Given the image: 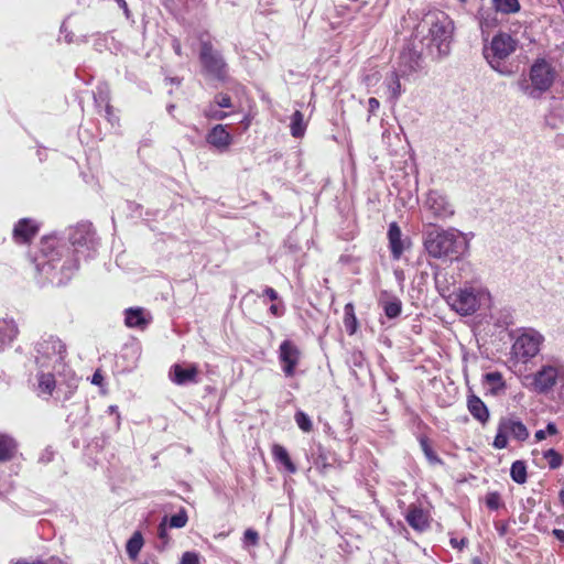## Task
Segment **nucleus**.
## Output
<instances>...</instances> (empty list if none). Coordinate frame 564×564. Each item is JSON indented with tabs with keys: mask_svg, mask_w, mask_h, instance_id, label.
I'll list each match as a JSON object with an SVG mask.
<instances>
[{
	"mask_svg": "<svg viewBox=\"0 0 564 564\" xmlns=\"http://www.w3.org/2000/svg\"><path fill=\"white\" fill-rule=\"evenodd\" d=\"M68 239L72 252L55 238H45L41 243V256L35 260V268L50 283H65L78 269L79 261L91 258L96 252L98 240L88 223L72 228Z\"/></svg>",
	"mask_w": 564,
	"mask_h": 564,
	"instance_id": "nucleus-1",
	"label": "nucleus"
},
{
	"mask_svg": "<svg viewBox=\"0 0 564 564\" xmlns=\"http://www.w3.org/2000/svg\"><path fill=\"white\" fill-rule=\"evenodd\" d=\"M424 248L434 259L456 260L468 249L466 236L456 228H435L425 234Z\"/></svg>",
	"mask_w": 564,
	"mask_h": 564,
	"instance_id": "nucleus-2",
	"label": "nucleus"
},
{
	"mask_svg": "<svg viewBox=\"0 0 564 564\" xmlns=\"http://www.w3.org/2000/svg\"><path fill=\"white\" fill-rule=\"evenodd\" d=\"M417 30L427 34V47L436 50V55L443 57L449 54L454 32V22L443 11L429 12L419 24Z\"/></svg>",
	"mask_w": 564,
	"mask_h": 564,
	"instance_id": "nucleus-3",
	"label": "nucleus"
},
{
	"mask_svg": "<svg viewBox=\"0 0 564 564\" xmlns=\"http://www.w3.org/2000/svg\"><path fill=\"white\" fill-rule=\"evenodd\" d=\"M490 303V292L479 283H465L448 296V304L462 316L473 315Z\"/></svg>",
	"mask_w": 564,
	"mask_h": 564,
	"instance_id": "nucleus-4",
	"label": "nucleus"
},
{
	"mask_svg": "<svg viewBox=\"0 0 564 564\" xmlns=\"http://www.w3.org/2000/svg\"><path fill=\"white\" fill-rule=\"evenodd\" d=\"M517 40L509 33L499 32L484 45L482 54L492 69L500 75L510 76L512 72L505 66L503 62L517 50Z\"/></svg>",
	"mask_w": 564,
	"mask_h": 564,
	"instance_id": "nucleus-5",
	"label": "nucleus"
},
{
	"mask_svg": "<svg viewBox=\"0 0 564 564\" xmlns=\"http://www.w3.org/2000/svg\"><path fill=\"white\" fill-rule=\"evenodd\" d=\"M555 69L545 59H538L530 68L529 79L519 80L520 90L531 98H540L553 85Z\"/></svg>",
	"mask_w": 564,
	"mask_h": 564,
	"instance_id": "nucleus-6",
	"label": "nucleus"
},
{
	"mask_svg": "<svg viewBox=\"0 0 564 564\" xmlns=\"http://www.w3.org/2000/svg\"><path fill=\"white\" fill-rule=\"evenodd\" d=\"M422 219L429 225L444 221L455 214V206L448 196L438 191L430 189L421 200Z\"/></svg>",
	"mask_w": 564,
	"mask_h": 564,
	"instance_id": "nucleus-7",
	"label": "nucleus"
},
{
	"mask_svg": "<svg viewBox=\"0 0 564 564\" xmlns=\"http://www.w3.org/2000/svg\"><path fill=\"white\" fill-rule=\"evenodd\" d=\"M511 347V354L522 362L535 357L544 343V336L534 328H521Z\"/></svg>",
	"mask_w": 564,
	"mask_h": 564,
	"instance_id": "nucleus-8",
	"label": "nucleus"
},
{
	"mask_svg": "<svg viewBox=\"0 0 564 564\" xmlns=\"http://www.w3.org/2000/svg\"><path fill=\"white\" fill-rule=\"evenodd\" d=\"M35 350V360L41 368H55L56 365L62 364L66 354L65 345L54 336L42 338L36 344Z\"/></svg>",
	"mask_w": 564,
	"mask_h": 564,
	"instance_id": "nucleus-9",
	"label": "nucleus"
},
{
	"mask_svg": "<svg viewBox=\"0 0 564 564\" xmlns=\"http://www.w3.org/2000/svg\"><path fill=\"white\" fill-rule=\"evenodd\" d=\"M509 436L519 442H524L529 437L527 426L513 415L503 416L499 420L492 446L497 449L506 448Z\"/></svg>",
	"mask_w": 564,
	"mask_h": 564,
	"instance_id": "nucleus-10",
	"label": "nucleus"
},
{
	"mask_svg": "<svg viewBox=\"0 0 564 564\" xmlns=\"http://www.w3.org/2000/svg\"><path fill=\"white\" fill-rule=\"evenodd\" d=\"M530 380V388L536 393H547L556 382L562 384V366L543 365L535 373L525 378Z\"/></svg>",
	"mask_w": 564,
	"mask_h": 564,
	"instance_id": "nucleus-11",
	"label": "nucleus"
},
{
	"mask_svg": "<svg viewBox=\"0 0 564 564\" xmlns=\"http://www.w3.org/2000/svg\"><path fill=\"white\" fill-rule=\"evenodd\" d=\"M199 59L204 72L218 80H224L227 75V65L219 52L215 51L210 43L203 42L200 45Z\"/></svg>",
	"mask_w": 564,
	"mask_h": 564,
	"instance_id": "nucleus-12",
	"label": "nucleus"
},
{
	"mask_svg": "<svg viewBox=\"0 0 564 564\" xmlns=\"http://www.w3.org/2000/svg\"><path fill=\"white\" fill-rule=\"evenodd\" d=\"M278 357L284 376L286 378L294 377L302 359V351L299 346L290 339L283 340L279 347Z\"/></svg>",
	"mask_w": 564,
	"mask_h": 564,
	"instance_id": "nucleus-13",
	"label": "nucleus"
},
{
	"mask_svg": "<svg viewBox=\"0 0 564 564\" xmlns=\"http://www.w3.org/2000/svg\"><path fill=\"white\" fill-rule=\"evenodd\" d=\"M389 248L394 260H399L405 249L410 247V240L403 237L397 223H391L388 230Z\"/></svg>",
	"mask_w": 564,
	"mask_h": 564,
	"instance_id": "nucleus-14",
	"label": "nucleus"
},
{
	"mask_svg": "<svg viewBox=\"0 0 564 564\" xmlns=\"http://www.w3.org/2000/svg\"><path fill=\"white\" fill-rule=\"evenodd\" d=\"M152 319V314L143 307H129L124 311V324L129 328L143 330Z\"/></svg>",
	"mask_w": 564,
	"mask_h": 564,
	"instance_id": "nucleus-15",
	"label": "nucleus"
},
{
	"mask_svg": "<svg viewBox=\"0 0 564 564\" xmlns=\"http://www.w3.org/2000/svg\"><path fill=\"white\" fill-rule=\"evenodd\" d=\"M197 377L198 367L196 365H189L187 367L174 365L170 370V378L177 386L197 383Z\"/></svg>",
	"mask_w": 564,
	"mask_h": 564,
	"instance_id": "nucleus-16",
	"label": "nucleus"
},
{
	"mask_svg": "<svg viewBox=\"0 0 564 564\" xmlns=\"http://www.w3.org/2000/svg\"><path fill=\"white\" fill-rule=\"evenodd\" d=\"M206 141L212 147L220 152L228 150L232 142L231 134L226 130L223 124L215 126L206 135Z\"/></svg>",
	"mask_w": 564,
	"mask_h": 564,
	"instance_id": "nucleus-17",
	"label": "nucleus"
},
{
	"mask_svg": "<svg viewBox=\"0 0 564 564\" xmlns=\"http://www.w3.org/2000/svg\"><path fill=\"white\" fill-rule=\"evenodd\" d=\"M421 55L412 48H405L400 53L398 69L402 76H409L420 68Z\"/></svg>",
	"mask_w": 564,
	"mask_h": 564,
	"instance_id": "nucleus-18",
	"label": "nucleus"
},
{
	"mask_svg": "<svg viewBox=\"0 0 564 564\" xmlns=\"http://www.w3.org/2000/svg\"><path fill=\"white\" fill-rule=\"evenodd\" d=\"M39 230L37 224L29 218H23L18 221L13 228V239L19 243L29 242Z\"/></svg>",
	"mask_w": 564,
	"mask_h": 564,
	"instance_id": "nucleus-19",
	"label": "nucleus"
},
{
	"mask_svg": "<svg viewBox=\"0 0 564 564\" xmlns=\"http://www.w3.org/2000/svg\"><path fill=\"white\" fill-rule=\"evenodd\" d=\"M406 522L416 531H424L429 528V518L423 509L411 506L405 516Z\"/></svg>",
	"mask_w": 564,
	"mask_h": 564,
	"instance_id": "nucleus-20",
	"label": "nucleus"
},
{
	"mask_svg": "<svg viewBox=\"0 0 564 564\" xmlns=\"http://www.w3.org/2000/svg\"><path fill=\"white\" fill-rule=\"evenodd\" d=\"M467 408L469 413L479 421L481 424H485L489 420V411L486 404L481 401L480 398L471 394L467 400Z\"/></svg>",
	"mask_w": 564,
	"mask_h": 564,
	"instance_id": "nucleus-21",
	"label": "nucleus"
},
{
	"mask_svg": "<svg viewBox=\"0 0 564 564\" xmlns=\"http://www.w3.org/2000/svg\"><path fill=\"white\" fill-rule=\"evenodd\" d=\"M401 77L403 76L400 69L395 68L390 72L384 79V85L390 94V98L394 101H397L404 91L400 82Z\"/></svg>",
	"mask_w": 564,
	"mask_h": 564,
	"instance_id": "nucleus-22",
	"label": "nucleus"
},
{
	"mask_svg": "<svg viewBox=\"0 0 564 564\" xmlns=\"http://www.w3.org/2000/svg\"><path fill=\"white\" fill-rule=\"evenodd\" d=\"M18 335V326L12 319H0V350L10 345Z\"/></svg>",
	"mask_w": 564,
	"mask_h": 564,
	"instance_id": "nucleus-23",
	"label": "nucleus"
},
{
	"mask_svg": "<svg viewBox=\"0 0 564 564\" xmlns=\"http://www.w3.org/2000/svg\"><path fill=\"white\" fill-rule=\"evenodd\" d=\"M18 448L15 440L8 435L0 433V462L10 460Z\"/></svg>",
	"mask_w": 564,
	"mask_h": 564,
	"instance_id": "nucleus-24",
	"label": "nucleus"
},
{
	"mask_svg": "<svg viewBox=\"0 0 564 564\" xmlns=\"http://www.w3.org/2000/svg\"><path fill=\"white\" fill-rule=\"evenodd\" d=\"M272 455H273L274 460L276 463L283 465L284 468L290 474H295L296 473V466L291 460L290 455H289V453H288L285 447H283L282 445H279V444H274L272 446Z\"/></svg>",
	"mask_w": 564,
	"mask_h": 564,
	"instance_id": "nucleus-25",
	"label": "nucleus"
},
{
	"mask_svg": "<svg viewBox=\"0 0 564 564\" xmlns=\"http://www.w3.org/2000/svg\"><path fill=\"white\" fill-rule=\"evenodd\" d=\"M56 388V381L52 373L40 372L37 375V393L39 395H52Z\"/></svg>",
	"mask_w": 564,
	"mask_h": 564,
	"instance_id": "nucleus-26",
	"label": "nucleus"
},
{
	"mask_svg": "<svg viewBox=\"0 0 564 564\" xmlns=\"http://www.w3.org/2000/svg\"><path fill=\"white\" fill-rule=\"evenodd\" d=\"M485 381L488 386L489 391L495 395L501 394L506 389L502 375L498 371L486 373Z\"/></svg>",
	"mask_w": 564,
	"mask_h": 564,
	"instance_id": "nucleus-27",
	"label": "nucleus"
},
{
	"mask_svg": "<svg viewBox=\"0 0 564 564\" xmlns=\"http://www.w3.org/2000/svg\"><path fill=\"white\" fill-rule=\"evenodd\" d=\"M307 122L304 120V115L296 110L291 116L290 130L293 138H302L305 134Z\"/></svg>",
	"mask_w": 564,
	"mask_h": 564,
	"instance_id": "nucleus-28",
	"label": "nucleus"
},
{
	"mask_svg": "<svg viewBox=\"0 0 564 564\" xmlns=\"http://www.w3.org/2000/svg\"><path fill=\"white\" fill-rule=\"evenodd\" d=\"M143 546V538L141 532L137 531L128 540L126 545L127 554L131 560H135Z\"/></svg>",
	"mask_w": 564,
	"mask_h": 564,
	"instance_id": "nucleus-29",
	"label": "nucleus"
},
{
	"mask_svg": "<svg viewBox=\"0 0 564 564\" xmlns=\"http://www.w3.org/2000/svg\"><path fill=\"white\" fill-rule=\"evenodd\" d=\"M344 325L346 330L352 335L357 329V318L355 315L354 305L351 303H347L344 307Z\"/></svg>",
	"mask_w": 564,
	"mask_h": 564,
	"instance_id": "nucleus-30",
	"label": "nucleus"
},
{
	"mask_svg": "<svg viewBox=\"0 0 564 564\" xmlns=\"http://www.w3.org/2000/svg\"><path fill=\"white\" fill-rule=\"evenodd\" d=\"M510 476L512 480L519 485H522L527 481V466L522 460H516L511 465Z\"/></svg>",
	"mask_w": 564,
	"mask_h": 564,
	"instance_id": "nucleus-31",
	"label": "nucleus"
},
{
	"mask_svg": "<svg viewBox=\"0 0 564 564\" xmlns=\"http://www.w3.org/2000/svg\"><path fill=\"white\" fill-rule=\"evenodd\" d=\"M494 7L498 12L510 14L520 10L518 0H492Z\"/></svg>",
	"mask_w": 564,
	"mask_h": 564,
	"instance_id": "nucleus-32",
	"label": "nucleus"
},
{
	"mask_svg": "<svg viewBox=\"0 0 564 564\" xmlns=\"http://www.w3.org/2000/svg\"><path fill=\"white\" fill-rule=\"evenodd\" d=\"M420 445H421V448H422L427 462L431 465H442L443 464L442 459L433 451V448L431 447V445L426 438L422 437L420 440Z\"/></svg>",
	"mask_w": 564,
	"mask_h": 564,
	"instance_id": "nucleus-33",
	"label": "nucleus"
},
{
	"mask_svg": "<svg viewBox=\"0 0 564 564\" xmlns=\"http://www.w3.org/2000/svg\"><path fill=\"white\" fill-rule=\"evenodd\" d=\"M294 420L299 429H301L303 432L310 433L313 430L312 420L302 410L295 412Z\"/></svg>",
	"mask_w": 564,
	"mask_h": 564,
	"instance_id": "nucleus-34",
	"label": "nucleus"
},
{
	"mask_svg": "<svg viewBox=\"0 0 564 564\" xmlns=\"http://www.w3.org/2000/svg\"><path fill=\"white\" fill-rule=\"evenodd\" d=\"M543 457L547 460L551 469H557L562 465V456L553 448L545 451Z\"/></svg>",
	"mask_w": 564,
	"mask_h": 564,
	"instance_id": "nucleus-35",
	"label": "nucleus"
},
{
	"mask_svg": "<svg viewBox=\"0 0 564 564\" xmlns=\"http://www.w3.org/2000/svg\"><path fill=\"white\" fill-rule=\"evenodd\" d=\"M219 107L216 104H210L205 110L204 115L208 119L213 120H224L227 118L228 113L218 109Z\"/></svg>",
	"mask_w": 564,
	"mask_h": 564,
	"instance_id": "nucleus-36",
	"label": "nucleus"
},
{
	"mask_svg": "<svg viewBox=\"0 0 564 564\" xmlns=\"http://www.w3.org/2000/svg\"><path fill=\"white\" fill-rule=\"evenodd\" d=\"M187 520H188V518H187L185 510H181L170 518L169 525L171 528L181 529L186 525Z\"/></svg>",
	"mask_w": 564,
	"mask_h": 564,
	"instance_id": "nucleus-37",
	"label": "nucleus"
},
{
	"mask_svg": "<svg viewBox=\"0 0 564 564\" xmlns=\"http://www.w3.org/2000/svg\"><path fill=\"white\" fill-rule=\"evenodd\" d=\"M384 313L389 318H394L401 313V302L398 300L386 303Z\"/></svg>",
	"mask_w": 564,
	"mask_h": 564,
	"instance_id": "nucleus-38",
	"label": "nucleus"
},
{
	"mask_svg": "<svg viewBox=\"0 0 564 564\" xmlns=\"http://www.w3.org/2000/svg\"><path fill=\"white\" fill-rule=\"evenodd\" d=\"M557 434V427L554 423L550 422L546 425L545 430H539L535 432L534 437L538 442L544 440L546 435H555Z\"/></svg>",
	"mask_w": 564,
	"mask_h": 564,
	"instance_id": "nucleus-39",
	"label": "nucleus"
},
{
	"mask_svg": "<svg viewBox=\"0 0 564 564\" xmlns=\"http://www.w3.org/2000/svg\"><path fill=\"white\" fill-rule=\"evenodd\" d=\"M486 506L490 510H497L501 506V499L498 492H490L486 497Z\"/></svg>",
	"mask_w": 564,
	"mask_h": 564,
	"instance_id": "nucleus-40",
	"label": "nucleus"
},
{
	"mask_svg": "<svg viewBox=\"0 0 564 564\" xmlns=\"http://www.w3.org/2000/svg\"><path fill=\"white\" fill-rule=\"evenodd\" d=\"M214 104H216L220 108H231L232 102L231 98L227 94H218L215 96Z\"/></svg>",
	"mask_w": 564,
	"mask_h": 564,
	"instance_id": "nucleus-41",
	"label": "nucleus"
},
{
	"mask_svg": "<svg viewBox=\"0 0 564 564\" xmlns=\"http://www.w3.org/2000/svg\"><path fill=\"white\" fill-rule=\"evenodd\" d=\"M13 564H65L63 561H61L57 557H50L47 561H34L30 562L25 558H20L13 562Z\"/></svg>",
	"mask_w": 564,
	"mask_h": 564,
	"instance_id": "nucleus-42",
	"label": "nucleus"
},
{
	"mask_svg": "<svg viewBox=\"0 0 564 564\" xmlns=\"http://www.w3.org/2000/svg\"><path fill=\"white\" fill-rule=\"evenodd\" d=\"M243 542L250 545H257L259 542V534L253 529H247L243 534Z\"/></svg>",
	"mask_w": 564,
	"mask_h": 564,
	"instance_id": "nucleus-43",
	"label": "nucleus"
},
{
	"mask_svg": "<svg viewBox=\"0 0 564 564\" xmlns=\"http://www.w3.org/2000/svg\"><path fill=\"white\" fill-rule=\"evenodd\" d=\"M180 564H199L198 555L194 552H185Z\"/></svg>",
	"mask_w": 564,
	"mask_h": 564,
	"instance_id": "nucleus-44",
	"label": "nucleus"
},
{
	"mask_svg": "<svg viewBox=\"0 0 564 564\" xmlns=\"http://www.w3.org/2000/svg\"><path fill=\"white\" fill-rule=\"evenodd\" d=\"M269 311L273 316L280 317L284 314L285 308L282 302H276L270 306Z\"/></svg>",
	"mask_w": 564,
	"mask_h": 564,
	"instance_id": "nucleus-45",
	"label": "nucleus"
},
{
	"mask_svg": "<svg viewBox=\"0 0 564 564\" xmlns=\"http://www.w3.org/2000/svg\"><path fill=\"white\" fill-rule=\"evenodd\" d=\"M380 107V102L377 98L375 97H371L369 98L368 100V111L370 115H375L376 111L379 109Z\"/></svg>",
	"mask_w": 564,
	"mask_h": 564,
	"instance_id": "nucleus-46",
	"label": "nucleus"
},
{
	"mask_svg": "<svg viewBox=\"0 0 564 564\" xmlns=\"http://www.w3.org/2000/svg\"><path fill=\"white\" fill-rule=\"evenodd\" d=\"M263 295L268 296L270 301L272 302H276L279 300V294L278 292L270 288V286H267L264 290H263Z\"/></svg>",
	"mask_w": 564,
	"mask_h": 564,
	"instance_id": "nucleus-47",
	"label": "nucleus"
},
{
	"mask_svg": "<svg viewBox=\"0 0 564 564\" xmlns=\"http://www.w3.org/2000/svg\"><path fill=\"white\" fill-rule=\"evenodd\" d=\"M165 521H166V518H164L163 522L160 523L159 529H158V534H159L160 539L166 538Z\"/></svg>",
	"mask_w": 564,
	"mask_h": 564,
	"instance_id": "nucleus-48",
	"label": "nucleus"
},
{
	"mask_svg": "<svg viewBox=\"0 0 564 564\" xmlns=\"http://www.w3.org/2000/svg\"><path fill=\"white\" fill-rule=\"evenodd\" d=\"M558 398L564 403V365H562V384L558 388Z\"/></svg>",
	"mask_w": 564,
	"mask_h": 564,
	"instance_id": "nucleus-49",
	"label": "nucleus"
},
{
	"mask_svg": "<svg viewBox=\"0 0 564 564\" xmlns=\"http://www.w3.org/2000/svg\"><path fill=\"white\" fill-rule=\"evenodd\" d=\"M102 380H104V377L101 376V373L99 371H96L93 375L91 383L99 386V384H101Z\"/></svg>",
	"mask_w": 564,
	"mask_h": 564,
	"instance_id": "nucleus-50",
	"label": "nucleus"
},
{
	"mask_svg": "<svg viewBox=\"0 0 564 564\" xmlns=\"http://www.w3.org/2000/svg\"><path fill=\"white\" fill-rule=\"evenodd\" d=\"M553 535H554L557 540H560L561 542H563V543H564V531H563V530H561V529H554V530H553Z\"/></svg>",
	"mask_w": 564,
	"mask_h": 564,
	"instance_id": "nucleus-51",
	"label": "nucleus"
},
{
	"mask_svg": "<svg viewBox=\"0 0 564 564\" xmlns=\"http://www.w3.org/2000/svg\"><path fill=\"white\" fill-rule=\"evenodd\" d=\"M451 544L454 546V547H459L462 549L463 546L466 545V541L463 539L460 541H457L456 539H452L451 540Z\"/></svg>",
	"mask_w": 564,
	"mask_h": 564,
	"instance_id": "nucleus-52",
	"label": "nucleus"
},
{
	"mask_svg": "<svg viewBox=\"0 0 564 564\" xmlns=\"http://www.w3.org/2000/svg\"><path fill=\"white\" fill-rule=\"evenodd\" d=\"M118 6L124 11L126 15L128 17L129 14V10H128V4L126 2V0H116Z\"/></svg>",
	"mask_w": 564,
	"mask_h": 564,
	"instance_id": "nucleus-53",
	"label": "nucleus"
},
{
	"mask_svg": "<svg viewBox=\"0 0 564 564\" xmlns=\"http://www.w3.org/2000/svg\"><path fill=\"white\" fill-rule=\"evenodd\" d=\"M105 111L108 120L112 121V107L109 104L106 105Z\"/></svg>",
	"mask_w": 564,
	"mask_h": 564,
	"instance_id": "nucleus-54",
	"label": "nucleus"
},
{
	"mask_svg": "<svg viewBox=\"0 0 564 564\" xmlns=\"http://www.w3.org/2000/svg\"><path fill=\"white\" fill-rule=\"evenodd\" d=\"M173 48L177 55H181V44L177 40L173 41Z\"/></svg>",
	"mask_w": 564,
	"mask_h": 564,
	"instance_id": "nucleus-55",
	"label": "nucleus"
},
{
	"mask_svg": "<svg viewBox=\"0 0 564 564\" xmlns=\"http://www.w3.org/2000/svg\"><path fill=\"white\" fill-rule=\"evenodd\" d=\"M141 564H156V561L154 557H148Z\"/></svg>",
	"mask_w": 564,
	"mask_h": 564,
	"instance_id": "nucleus-56",
	"label": "nucleus"
},
{
	"mask_svg": "<svg viewBox=\"0 0 564 564\" xmlns=\"http://www.w3.org/2000/svg\"><path fill=\"white\" fill-rule=\"evenodd\" d=\"M558 499H560L561 503L564 506V490L560 491Z\"/></svg>",
	"mask_w": 564,
	"mask_h": 564,
	"instance_id": "nucleus-57",
	"label": "nucleus"
},
{
	"mask_svg": "<svg viewBox=\"0 0 564 564\" xmlns=\"http://www.w3.org/2000/svg\"><path fill=\"white\" fill-rule=\"evenodd\" d=\"M260 4L262 7L269 6L270 4V0H260Z\"/></svg>",
	"mask_w": 564,
	"mask_h": 564,
	"instance_id": "nucleus-58",
	"label": "nucleus"
},
{
	"mask_svg": "<svg viewBox=\"0 0 564 564\" xmlns=\"http://www.w3.org/2000/svg\"><path fill=\"white\" fill-rule=\"evenodd\" d=\"M109 411H110L111 413L117 412V406H116V405H110V406H109Z\"/></svg>",
	"mask_w": 564,
	"mask_h": 564,
	"instance_id": "nucleus-59",
	"label": "nucleus"
},
{
	"mask_svg": "<svg viewBox=\"0 0 564 564\" xmlns=\"http://www.w3.org/2000/svg\"><path fill=\"white\" fill-rule=\"evenodd\" d=\"M70 394H72V391H69V392L65 395V398H64V399H65V400L69 399Z\"/></svg>",
	"mask_w": 564,
	"mask_h": 564,
	"instance_id": "nucleus-60",
	"label": "nucleus"
},
{
	"mask_svg": "<svg viewBox=\"0 0 564 564\" xmlns=\"http://www.w3.org/2000/svg\"><path fill=\"white\" fill-rule=\"evenodd\" d=\"M460 2H466L467 0H459Z\"/></svg>",
	"mask_w": 564,
	"mask_h": 564,
	"instance_id": "nucleus-61",
	"label": "nucleus"
}]
</instances>
